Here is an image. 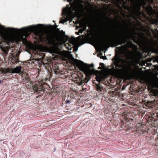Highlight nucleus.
<instances>
[{
    "instance_id": "4468645a",
    "label": "nucleus",
    "mask_w": 158,
    "mask_h": 158,
    "mask_svg": "<svg viewBox=\"0 0 158 158\" xmlns=\"http://www.w3.org/2000/svg\"><path fill=\"white\" fill-rule=\"evenodd\" d=\"M105 44V43H104L103 42H102L101 44V46L103 48Z\"/></svg>"
},
{
    "instance_id": "a211bd4d",
    "label": "nucleus",
    "mask_w": 158,
    "mask_h": 158,
    "mask_svg": "<svg viewBox=\"0 0 158 158\" xmlns=\"http://www.w3.org/2000/svg\"><path fill=\"white\" fill-rule=\"evenodd\" d=\"M101 36L102 37V38H103V33H102L101 34Z\"/></svg>"
},
{
    "instance_id": "6ab92c4d",
    "label": "nucleus",
    "mask_w": 158,
    "mask_h": 158,
    "mask_svg": "<svg viewBox=\"0 0 158 158\" xmlns=\"http://www.w3.org/2000/svg\"><path fill=\"white\" fill-rule=\"evenodd\" d=\"M71 56L70 57H71V58L73 59V60H75L73 56Z\"/></svg>"
},
{
    "instance_id": "412c9836",
    "label": "nucleus",
    "mask_w": 158,
    "mask_h": 158,
    "mask_svg": "<svg viewBox=\"0 0 158 158\" xmlns=\"http://www.w3.org/2000/svg\"><path fill=\"white\" fill-rule=\"evenodd\" d=\"M77 38H79V39H80L81 37H80V36H78Z\"/></svg>"
},
{
    "instance_id": "7ed1b4c3",
    "label": "nucleus",
    "mask_w": 158,
    "mask_h": 158,
    "mask_svg": "<svg viewBox=\"0 0 158 158\" xmlns=\"http://www.w3.org/2000/svg\"><path fill=\"white\" fill-rule=\"evenodd\" d=\"M76 65L79 70L83 72L88 77L91 74H94L96 72V70L94 69H90V67H93L94 64L90 65L85 64L82 61H77L76 62Z\"/></svg>"
},
{
    "instance_id": "20e7f679",
    "label": "nucleus",
    "mask_w": 158,
    "mask_h": 158,
    "mask_svg": "<svg viewBox=\"0 0 158 158\" xmlns=\"http://www.w3.org/2000/svg\"><path fill=\"white\" fill-rule=\"evenodd\" d=\"M36 48L41 51L47 52L50 51L52 53L59 54L64 58L68 57V54L66 52L60 51L57 47H52L50 48L46 46L41 44H38L36 46Z\"/></svg>"
},
{
    "instance_id": "dca6fc26",
    "label": "nucleus",
    "mask_w": 158,
    "mask_h": 158,
    "mask_svg": "<svg viewBox=\"0 0 158 158\" xmlns=\"http://www.w3.org/2000/svg\"><path fill=\"white\" fill-rule=\"evenodd\" d=\"M29 48L31 49L32 48V45L31 44H30L28 46Z\"/></svg>"
},
{
    "instance_id": "f03ea898",
    "label": "nucleus",
    "mask_w": 158,
    "mask_h": 158,
    "mask_svg": "<svg viewBox=\"0 0 158 158\" xmlns=\"http://www.w3.org/2000/svg\"><path fill=\"white\" fill-rule=\"evenodd\" d=\"M40 37L41 39L45 38L48 44L55 46L56 45V41L60 44H64L65 42L63 38L47 32H42Z\"/></svg>"
},
{
    "instance_id": "9d476101",
    "label": "nucleus",
    "mask_w": 158,
    "mask_h": 158,
    "mask_svg": "<svg viewBox=\"0 0 158 158\" xmlns=\"http://www.w3.org/2000/svg\"><path fill=\"white\" fill-rule=\"evenodd\" d=\"M127 49V47L126 45H123L121 47L120 50V52L122 53H123L124 51L126 50Z\"/></svg>"
},
{
    "instance_id": "393cba45",
    "label": "nucleus",
    "mask_w": 158,
    "mask_h": 158,
    "mask_svg": "<svg viewBox=\"0 0 158 158\" xmlns=\"http://www.w3.org/2000/svg\"><path fill=\"white\" fill-rule=\"evenodd\" d=\"M122 89H124V88H122Z\"/></svg>"
},
{
    "instance_id": "b1692460",
    "label": "nucleus",
    "mask_w": 158,
    "mask_h": 158,
    "mask_svg": "<svg viewBox=\"0 0 158 158\" xmlns=\"http://www.w3.org/2000/svg\"><path fill=\"white\" fill-rule=\"evenodd\" d=\"M122 89H124V88H122Z\"/></svg>"
},
{
    "instance_id": "2eb2a0df",
    "label": "nucleus",
    "mask_w": 158,
    "mask_h": 158,
    "mask_svg": "<svg viewBox=\"0 0 158 158\" xmlns=\"http://www.w3.org/2000/svg\"><path fill=\"white\" fill-rule=\"evenodd\" d=\"M73 49L74 51H77L78 49V47H77L74 48Z\"/></svg>"
},
{
    "instance_id": "ddd939ff",
    "label": "nucleus",
    "mask_w": 158,
    "mask_h": 158,
    "mask_svg": "<svg viewBox=\"0 0 158 158\" xmlns=\"http://www.w3.org/2000/svg\"><path fill=\"white\" fill-rule=\"evenodd\" d=\"M18 55L17 54L15 55V57L14 56V57L15 58V59L17 60L18 59Z\"/></svg>"
},
{
    "instance_id": "0eeeda50",
    "label": "nucleus",
    "mask_w": 158,
    "mask_h": 158,
    "mask_svg": "<svg viewBox=\"0 0 158 158\" xmlns=\"http://www.w3.org/2000/svg\"><path fill=\"white\" fill-rule=\"evenodd\" d=\"M62 14L63 17L65 18L64 19L61 20L60 21V23L64 24L66 22V8H64L63 10Z\"/></svg>"
},
{
    "instance_id": "9b49d317",
    "label": "nucleus",
    "mask_w": 158,
    "mask_h": 158,
    "mask_svg": "<svg viewBox=\"0 0 158 158\" xmlns=\"http://www.w3.org/2000/svg\"><path fill=\"white\" fill-rule=\"evenodd\" d=\"M96 88H97V90L98 91H101V87L99 85H98V84H97L96 85Z\"/></svg>"
},
{
    "instance_id": "423d86ee",
    "label": "nucleus",
    "mask_w": 158,
    "mask_h": 158,
    "mask_svg": "<svg viewBox=\"0 0 158 158\" xmlns=\"http://www.w3.org/2000/svg\"><path fill=\"white\" fill-rule=\"evenodd\" d=\"M69 42L73 47L77 45L78 43V41L76 38H72L69 40Z\"/></svg>"
},
{
    "instance_id": "f3484780",
    "label": "nucleus",
    "mask_w": 158,
    "mask_h": 158,
    "mask_svg": "<svg viewBox=\"0 0 158 158\" xmlns=\"http://www.w3.org/2000/svg\"><path fill=\"white\" fill-rule=\"evenodd\" d=\"M66 103H70L71 102L70 101V100H67L66 101Z\"/></svg>"
},
{
    "instance_id": "39448f33",
    "label": "nucleus",
    "mask_w": 158,
    "mask_h": 158,
    "mask_svg": "<svg viewBox=\"0 0 158 158\" xmlns=\"http://www.w3.org/2000/svg\"><path fill=\"white\" fill-rule=\"evenodd\" d=\"M21 66H18L14 68L9 69L8 70V72L13 73H17L21 72Z\"/></svg>"
},
{
    "instance_id": "6e6552de",
    "label": "nucleus",
    "mask_w": 158,
    "mask_h": 158,
    "mask_svg": "<svg viewBox=\"0 0 158 158\" xmlns=\"http://www.w3.org/2000/svg\"><path fill=\"white\" fill-rule=\"evenodd\" d=\"M103 79V76L99 74L96 77V80L98 82H100Z\"/></svg>"
},
{
    "instance_id": "5701e85b",
    "label": "nucleus",
    "mask_w": 158,
    "mask_h": 158,
    "mask_svg": "<svg viewBox=\"0 0 158 158\" xmlns=\"http://www.w3.org/2000/svg\"><path fill=\"white\" fill-rule=\"evenodd\" d=\"M122 89H124V88H122Z\"/></svg>"
},
{
    "instance_id": "4be33fe9",
    "label": "nucleus",
    "mask_w": 158,
    "mask_h": 158,
    "mask_svg": "<svg viewBox=\"0 0 158 158\" xmlns=\"http://www.w3.org/2000/svg\"><path fill=\"white\" fill-rule=\"evenodd\" d=\"M100 67H99L98 68V69H100Z\"/></svg>"
},
{
    "instance_id": "f8f14e48",
    "label": "nucleus",
    "mask_w": 158,
    "mask_h": 158,
    "mask_svg": "<svg viewBox=\"0 0 158 158\" xmlns=\"http://www.w3.org/2000/svg\"><path fill=\"white\" fill-rule=\"evenodd\" d=\"M69 45L67 44H66L65 46L69 50H71L72 47H69Z\"/></svg>"
},
{
    "instance_id": "f257e3e1",
    "label": "nucleus",
    "mask_w": 158,
    "mask_h": 158,
    "mask_svg": "<svg viewBox=\"0 0 158 158\" xmlns=\"http://www.w3.org/2000/svg\"><path fill=\"white\" fill-rule=\"evenodd\" d=\"M42 27V25L41 24L32 25L20 29L5 27L0 25V35L8 45L6 46L1 45V49L7 54L10 48L9 45L15 41H25V38L29 35L28 32L41 30Z\"/></svg>"
},
{
    "instance_id": "aec40b11",
    "label": "nucleus",
    "mask_w": 158,
    "mask_h": 158,
    "mask_svg": "<svg viewBox=\"0 0 158 158\" xmlns=\"http://www.w3.org/2000/svg\"><path fill=\"white\" fill-rule=\"evenodd\" d=\"M100 65H104V64L103 63H100Z\"/></svg>"
},
{
    "instance_id": "1a4fd4ad",
    "label": "nucleus",
    "mask_w": 158,
    "mask_h": 158,
    "mask_svg": "<svg viewBox=\"0 0 158 158\" xmlns=\"http://www.w3.org/2000/svg\"><path fill=\"white\" fill-rule=\"evenodd\" d=\"M81 25H82L83 28L81 29H80L79 30V33H82L86 29V26L85 23H84L83 24H81Z\"/></svg>"
}]
</instances>
